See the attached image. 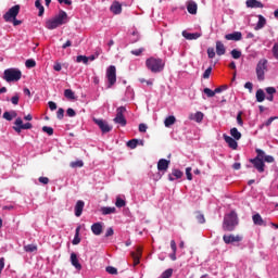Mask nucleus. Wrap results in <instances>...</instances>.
I'll use <instances>...</instances> for the list:
<instances>
[{"label":"nucleus","instance_id":"a18cd8bd","mask_svg":"<svg viewBox=\"0 0 278 278\" xmlns=\"http://www.w3.org/2000/svg\"><path fill=\"white\" fill-rule=\"evenodd\" d=\"M204 94L205 96H207V97H210V98H212V97H216V91L214 90H212V89H210V88H204Z\"/></svg>","mask_w":278,"mask_h":278},{"label":"nucleus","instance_id":"ddd939ff","mask_svg":"<svg viewBox=\"0 0 278 278\" xmlns=\"http://www.w3.org/2000/svg\"><path fill=\"white\" fill-rule=\"evenodd\" d=\"M168 166H170V161L166 159H160L157 162V170L160 173H166L168 170Z\"/></svg>","mask_w":278,"mask_h":278},{"label":"nucleus","instance_id":"c756f323","mask_svg":"<svg viewBox=\"0 0 278 278\" xmlns=\"http://www.w3.org/2000/svg\"><path fill=\"white\" fill-rule=\"evenodd\" d=\"M101 212H102L103 216H108V214H116V207L104 206L101 208Z\"/></svg>","mask_w":278,"mask_h":278},{"label":"nucleus","instance_id":"6ab92c4d","mask_svg":"<svg viewBox=\"0 0 278 278\" xmlns=\"http://www.w3.org/2000/svg\"><path fill=\"white\" fill-rule=\"evenodd\" d=\"M86 205V203L81 200H78L76 202L75 205V216H77V218H79V216H81L83 212H84V206Z\"/></svg>","mask_w":278,"mask_h":278},{"label":"nucleus","instance_id":"58836bf2","mask_svg":"<svg viewBox=\"0 0 278 278\" xmlns=\"http://www.w3.org/2000/svg\"><path fill=\"white\" fill-rule=\"evenodd\" d=\"M126 146L128 149H136V147H138V139H131L127 141Z\"/></svg>","mask_w":278,"mask_h":278},{"label":"nucleus","instance_id":"f8f14e48","mask_svg":"<svg viewBox=\"0 0 278 278\" xmlns=\"http://www.w3.org/2000/svg\"><path fill=\"white\" fill-rule=\"evenodd\" d=\"M130 255L134 260V266H138L140 264V257H142V247H137L136 252H131Z\"/></svg>","mask_w":278,"mask_h":278},{"label":"nucleus","instance_id":"e2e57ef3","mask_svg":"<svg viewBox=\"0 0 278 278\" xmlns=\"http://www.w3.org/2000/svg\"><path fill=\"white\" fill-rule=\"evenodd\" d=\"M48 105H49V109L51 110V112L58 110V104L53 101H49Z\"/></svg>","mask_w":278,"mask_h":278},{"label":"nucleus","instance_id":"c03bdc74","mask_svg":"<svg viewBox=\"0 0 278 278\" xmlns=\"http://www.w3.org/2000/svg\"><path fill=\"white\" fill-rule=\"evenodd\" d=\"M18 101H21V96H18V93H15V94L11 98V103H12V105H18Z\"/></svg>","mask_w":278,"mask_h":278},{"label":"nucleus","instance_id":"a19ab883","mask_svg":"<svg viewBox=\"0 0 278 278\" xmlns=\"http://www.w3.org/2000/svg\"><path fill=\"white\" fill-rule=\"evenodd\" d=\"M71 168H83L84 161H74L70 164Z\"/></svg>","mask_w":278,"mask_h":278},{"label":"nucleus","instance_id":"72a5a7b5","mask_svg":"<svg viewBox=\"0 0 278 278\" xmlns=\"http://www.w3.org/2000/svg\"><path fill=\"white\" fill-rule=\"evenodd\" d=\"M42 0H36L35 1V7L37 8V10H39L38 16H42V14H45V7L42 5Z\"/></svg>","mask_w":278,"mask_h":278},{"label":"nucleus","instance_id":"69168bd1","mask_svg":"<svg viewBox=\"0 0 278 278\" xmlns=\"http://www.w3.org/2000/svg\"><path fill=\"white\" fill-rule=\"evenodd\" d=\"M39 184L47 186V184H49V177H39Z\"/></svg>","mask_w":278,"mask_h":278},{"label":"nucleus","instance_id":"393cba45","mask_svg":"<svg viewBox=\"0 0 278 278\" xmlns=\"http://www.w3.org/2000/svg\"><path fill=\"white\" fill-rule=\"evenodd\" d=\"M247 8H264V3L260 2L258 0H247L245 1Z\"/></svg>","mask_w":278,"mask_h":278},{"label":"nucleus","instance_id":"7c9ffc66","mask_svg":"<svg viewBox=\"0 0 278 278\" xmlns=\"http://www.w3.org/2000/svg\"><path fill=\"white\" fill-rule=\"evenodd\" d=\"M265 26H266V17H264L263 15H258V22L256 24L255 29H264Z\"/></svg>","mask_w":278,"mask_h":278},{"label":"nucleus","instance_id":"c9c22d12","mask_svg":"<svg viewBox=\"0 0 278 278\" xmlns=\"http://www.w3.org/2000/svg\"><path fill=\"white\" fill-rule=\"evenodd\" d=\"M24 251L26 253H34V252L38 251V245H36V244L24 245Z\"/></svg>","mask_w":278,"mask_h":278},{"label":"nucleus","instance_id":"f3484780","mask_svg":"<svg viewBox=\"0 0 278 278\" xmlns=\"http://www.w3.org/2000/svg\"><path fill=\"white\" fill-rule=\"evenodd\" d=\"M224 140H225V142L228 143V147L230 149H232L233 151H236V149H238V141H236V139H233L232 137L224 135Z\"/></svg>","mask_w":278,"mask_h":278},{"label":"nucleus","instance_id":"e433bc0d","mask_svg":"<svg viewBox=\"0 0 278 278\" xmlns=\"http://www.w3.org/2000/svg\"><path fill=\"white\" fill-rule=\"evenodd\" d=\"M64 97H65L66 99H70L71 101H74V99H75V92H74L73 90H71V89H65V90H64Z\"/></svg>","mask_w":278,"mask_h":278},{"label":"nucleus","instance_id":"bf43d9fd","mask_svg":"<svg viewBox=\"0 0 278 278\" xmlns=\"http://www.w3.org/2000/svg\"><path fill=\"white\" fill-rule=\"evenodd\" d=\"M237 123L240 127H242V125H244V122L242 121V112H239L237 115Z\"/></svg>","mask_w":278,"mask_h":278},{"label":"nucleus","instance_id":"9b49d317","mask_svg":"<svg viewBox=\"0 0 278 278\" xmlns=\"http://www.w3.org/2000/svg\"><path fill=\"white\" fill-rule=\"evenodd\" d=\"M223 240L225 244H233V242H242L243 237L240 235H224Z\"/></svg>","mask_w":278,"mask_h":278},{"label":"nucleus","instance_id":"4d7b16f0","mask_svg":"<svg viewBox=\"0 0 278 278\" xmlns=\"http://www.w3.org/2000/svg\"><path fill=\"white\" fill-rule=\"evenodd\" d=\"M271 51H273L274 58H275L276 60H278V43H275V45H274Z\"/></svg>","mask_w":278,"mask_h":278},{"label":"nucleus","instance_id":"cd10ccee","mask_svg":"<svg viewBox=\"0 0 278 278\" xmlns=\"http://www.w3.org/2000/svg\"><path fill=\"white\" fill-rule=\"evenodd\" d=\"M265 92H267V94H269L266 99L267 101H274L275 97L273 94L277 93V89H275V87H267L265 88Z\"/></svg>","mask_w":278,"mask_h":278},{"label":"nucleus","instance_id":"603ef678","mask_svg":"<svg viewBox=\"0 0 278 278\" xmlns=\"http://www.w3.org/2000/svg\"><path fill=\"white\" fill-rule=\"evenodd\" d=\"M186 175H187V179L189 181H192V167H187L186 168Z\"/></svg>","mask_w":278,"mask_h":278},{"label":"nucleus","instance_id":"2f4dec72","mask_svg":"<svg viewBox=\"0 0 278 278\" xmlns=\"http://www.w3.org/2000/svg\"><path fill=\"white\" fill-rule=\"evenodd\" d=\"M266 100V93H264V90L263 89H258L256 91V101L258 103H262Z\"/></svg>","mask_w":278,"mask_h":278},{"label":"nucleus","instance_id":"f257e3e1","mask_svg":"<svg viewBox=\"0 0 278 278\" xmlns=\"http://www.w3.org/2000/svg\"><path fill=\"white\" fill-rule=\"evenodd\" d=\"M68 23V14L65 11H60L59 14L46 22L47 29H58L61 25H66Z\"/></svg>","mask_w":278,"mask_h":278},{"label":"nucleus","instance_id":"774afa93","mask_svg":"<svg viewBox=\"0 0 278 278\" xmlns=\"http://www.w3.org/2000/svg\"><path fill=\"white\" fill-rule=\"evenodd\" d=\"M2 118H4V121H12V115L7 111L3 113Z\"/></svg>","mask_w":278,"mask_h":278},{"label":"nucleus","instance_id":"4be33fe9","mask_svg":"<svg viewBox=\"0 0 278 278\" xmlns=\"http://www.w3.org/2000/svg\"><path fill=\"white\" fill-rule=\"evenodd\" d=\"M91 231L94 236H101L103 233V225L101 223H94L91 226Z\"/></svg>","mask_w":278,"mask_h":278},{"label":"nucleus","instance_id":"6e6552de","mask_svg":"<svg viewBox=\"0 0 278 278\" xmlns=\"http://www.w3.org/2000/svg\"><path fill=\"white\" fill-rule=\"evenodd\" d=\"M18 12H21V5L18 4L9 9V11L3 15L5 23H12V20L18 16Z\"/></svg>","mask_w":278,"mask_h":278},{"label":"nucleus","instance_id":"473e14b6","mask_svg":"<svg viewBox=\"0 0 278 278\" xmlns=\"http://www.w3.org/2000/svg\"><path fill=\"white\" fill-rule=\"evenodd\" d=\"M174 123H177V118L175 117V115H170V116L166 117L164 121L165 127H172V125Z\"/></svg>","mask_w":278,"mask_h":278},{"label":"nucleus","instance_id":"8fccbe9b","mask_svg":"<svg viewBox=\"0 0 278 278\" xmlns=\"http://www.w3.org/2000/svg\"><path fill=\"white\" fill-rule=\"evenodd\" d=\"M207 55H208L210 60H214V58H216V51L214 50V48L207 49Z\"/></svg>","mask_w":278,"mask_h":278},{"label":"nucleus","instance_id":"aec40b11","mask_svg":"<svg viewBox=\"0 0 278 278\" xmlns=\"http://www.w3.org/2000/svg\"><path fill=\"white\" fill-rule=\"evenodd\" d=\"M197 10H199L197 2L189 0L187 2V12H189V14H197Z\"/></svg>","mask_w":278,"mask_h":278},{"label":"nucleus","instance_id":"052dcab7","mask_svg":"<svg viewBox=\"0 0 278 278\" xmlns=\"http://www.w3.org/2000/svg\"><path fill=\"white\" fill-rule=\"evenodd\" d=\"M66 114H67V116H70L71 118H73L74 116H77V113L75 112V110H73V109H67L66 110Z\"/></svg>","mask_w":278,"mask_h":278},{"label":"nucleus","instance_id":"bb28decb","mask_svg":"<svg viewBox=\"0 0 278 278\" xmlns=\"http://www.w3.org/2000/svg\"><path fill=\"white\" fill-rule=\"evenodd\" d=\"M203 113L202 112H197L195 114H190L189 115V121H195V123H202L203 121Z\"/></svg>","mask_w":278,"mask_h":278},{"label":"nucleus","instance_id":"4c0bfd02","mask_svg":"<svg viewBox=\"0 0 278 278\" xmlns=\"http://www.w3.org/2000/svg\"><path fill=\"white\" fill-rule=\"evenodd\" d=\"M230 55L233 58V60H240V58H242V52L238 49H233L231 50Z\"/></svg>","mask_w":278,"mask_h":278},{"label":"nucleus","instance_id":"49530a36","mask_svg":"<svg viewBox=\"0 0 278 278\" xmlns=\"http://www.w3.org/2000/svg\"><path fill=\"white\" fill-rule=\"evenodd\" d=\"M173 277V269L169 268V269H166L162 275H161V278H170Z\"/></svg>","mask_w":278,"mask_h":278},{"label":"nucleus","instance_id":"5fc2aeb1","mask_svg":"<svg viewBox=\"0 0 278 278\" xmlns=\"http://www.w3.org/2000/svg\"><path fill=\"white\" fill-rule=\"evenodd\" d=\"M56 118H59V121H62V118H64V109L60 108L56 112Z\"/></svg>","mask_w":278,"mask_h":278},{"label":"nucleus","instance_id":"f704fd0d","mask_svg":"<svg viewBox=\"0 0 278 278\" xmlns=\"http://www.w3.org/2000/svg\"><path fill=\"white\" fill-rule=\"evenodd\" d=\"M230 136L235 139V140H240V138H242V134L240 131H238V128H231L230 129Z\"/></svg>","mask_w":278,"mask_h":278},{"label":"nucleus","instance_id":"864d4df0","mask_svg":"<svg viewBox=\"0 0 278 278\" xmlns=\"http://www.w3.org/2000/svg\"><path fill=\"white\" fill-rule=\"evenodd\" d=\"M99 55H101V52L96 51L93 54L88 56V60H90V62H94V60H97L99 58Z\"/></svg>","mask_w":278,"mask_h":278},{"label":"nucleus","instance_id":"0e129e2a","mask_svg":"<svg viewBox=\"0 0 278 278\" xmlns=\"http://www.w3.org/2000/svg\"><path fill=\"white\" fill-rule=\"evenodd\" d=\"M227 85H223V86H220V87H217L216 89H215V94H219V92H223V90H227Z\"/></svg>","mask_w":278,"mask_h":278},{"label":"nucleus","instance_id":"338daca9","mask_svg":"<svg viewBox=\"0 0 278 278\" xmlns=\"http://www.w3.org/2000/svg\"><path fill=\"white\" fill-rule=\"evenodd\" d=\"M149 127H147V124H140L139 125V131L141 132V134H147V129H148Z\"/></svg>","mask_w":278,"mask_h":278},{"label":"nucleus","instance_id":"5701e85b","mask_svg":"<svg viewBox=\"0 0 278 278\" xmlns=\"http://www.w3.org/2000/svg\"><path fill=\"white\" fill-rule=\"evenodd\" d=\"M71 264L76 268V270H81V265L79 264V258H77V254L73 252L71 254Z\"/></svg>","mask_w":278,"mask_h":278},{"label":"nucleus","instance_id":"ea45409f","mask_svg":"<svg viewBox=\"0 0 278 278\" xmlns=\"http://www.w3.org/2000/svg\"><path fill=\"white\" fill-rule=\"evenodd\" d=\"M115 205L116 207H125L127 205V202H125V200H123L121 197H117Z\"/></svg>","mask_w":278,"mask_h":278},{"label":"nucleus","instance_id":"1a4fd4ad","mask_svg":"<svg viewBox=\"0 0 278 278\" xmlns=\"http://www.w3.org/2000/svg\"><path fill=\"white\" fill-rule=\"evenodd\" d=\"M106 79L109 81L108 88H112L116 84V66L111 65L106 70Z\"/></svg>","mask_w":278,"mask_h":278},{"label":"nucleus","instance_id":"a211bd4d","mask_svg":"<svg viewBox=\"0 0 278 278\" xmlns=\"http://www.w3.org/2000/svg\"><path fill=\"white\" fill-rule=\"evenodd\" d=\"M216 54L217 55H225L227 53V48H225V43L223 41H216L215 45Z\"/></svg>","mask_w":278,"mask_h":278},{"label":"nucleus","instance_id":"39448f33","mask_svg":"<svg viewBox=\"0 0 278 278\" xmlns=\"http://www.w3.org/2000/svg\"><path fill=\"white\" fill-rule=\"evenodd\" d=\"M255 71L258 81H264V79L266 78V71H268V60L261 59L256 64Z\"/></svg>","mask_w":278,"mask_h":278},{"label":"nucleus","instance_id":"a878e982","mask_svg":"<svg viewBox=\"0 0 278 278\" xmlns=\"http://www.w3.org/2000/svg\"><path fill=\"white\" fill-rule=\"evenodd\" d=\"M14 125H15V126H13L14 131H16V134H21V131H23V129H24L23 128V118L17 117L14 122Z\"/></svg>","mask_w":278,"mask_h":278},{"label":"nucleus","instance_id":"09e8293b","mask_svg":"<svg viewBox=\"0 0 278 278\" xmlns=\"http://www.w3.org/2000/svg\"><path fill=\"white\" fill-rule=\"evenodd\" d=\"M106 273H109V275H118V269H116L115 267H112V266H108Z\"/></svg>","mask_w":278,"mask_h":278},{"label":"nucleus","instance_id":"c85d7f7f","mask_svg":"<svg viewBox=\"0 0 278 278\" xmlns=\"http://www.w3.org/2000/svg\"><path fill=\"white\" fill-rule=\"evenodd\" d=\"M79 231H81V226H78L75 231L74 239L72 241V244L77 245L79 242H81V238H79Z\"/></svg>","mask_w":278,"mask_h":278},{"label":"nucleus","instance_id":"dca6fc26","mask_svg":"<svg viewBox=\"0 0 278 278\" xmlns=\"http://www.w3.org/2000/svg\"><path fill=\"white\" fill-rule=\"evenodd\" d=\"M252 220L254 225H257L258 227H266L267 225L264 218H262V215H260V213L254 214L252 216Z\"/></svg>","mask_w":278,"mask_h":278},{"label":"nucleus","instance_id":"f03ea898","mask_svg":"<svg viewBox=\"0 0 278 278\" xmlns=\"http://www.w3.org/2000/svg\"><path fill=\"white\" fill-rule=\"evenodd\" d=\"M239 225L238 214L235 211L226 214L224 216L223 229L224 231H235L236 227Z\"/></svg>","mask_w":278,"mask_h":278},{"label":"nucleus","instance_id":"13d9d810","mask_svg":"<svg viewBox=\"0 0 278 278\" xmlns=\"http://www.w3.org/2000/svg\"><path fill=\"white\" fill-rule=\"evenodd\" d=\"M210 75H212V67L205 70V72L203 73V78L210 79Z\"/></svg>","mask_w":278,"mask_h":278},{"label":"nucleus","instance_id":"0eeeda50","mask_svg":"<svg viewBox=\"0 0 278 278\" xmlns=\"http://www.w3.org/2000/svg\"><path fill=\"white\" fill-rule=\"evenodd\" d=\"M127 112V109L125 106H119L116 110V116L113 119L114 123L117 125H121L122 127H125L127 125V119L125 118V113Z\"/></svg>","mask_w":278,"mask_h":278},{"label":"nucleus","instance_id":"412c9836","mask_svg":"<svg viewBox=\"0 0 278 278\" xmlns=\"http://www.w3.org/2000/svg\"><path fill=\"white\" fill-rule=\"evenodd\" d=\"M182 36L186 38V40H198V38H201L202 35L201 33H188L184 30Z\"/></svg>","mask_w":278,"mask_h":278},{"label":"nucleus","instance_id":"9d476101","mask_svg":"<svg viewBox=\"0 0 278 278\" xmlns=\"http://www.w3.org/2000/svg\"><path fill=\"white\" fill-rule=\"evenodd\" d=\"M93 123L98 125L102 134H110V131L112 130V126H110V124H108V122L103 119L93 118Z\"/></svg>","mask_w":278,"mask_h":278},{"label":"nucleus","instance_id":"4468645a","mask_svg":"<svg viewBox=\"0 0 278 278\" xmlns=\"http://www.w3.org/2000/svg\"><path fill=\"white\" fill-rule=\"evenodd\" d=\"M225 40H233L235 42H239V40H242V33L233 31L232 34H227L225 35Z\"/></svg>","mask_w":278,"mask_h":278},{"label":"nucleus","instance_id":"7ed1b4c3","mask_svg":"<svg viewBox=\"0 0 278 278\" xmlns=\"http://www.w3.org/2000/svg\"><path fill=\"white\" fill-rule=\"evenodd\" d=\"M146 66L151 73H162L166 66V62L160 58H149L146 60Z\"/></svg>","mask_w":278,"mask_h":278},{"label":"nucleus","instance_id":"20e7f679","mask_svg":"<svg viewBox=\"0 0 278 278\" xmlns=\"http://www.w3.org/2000/svg\"><path fill=\"white\" fill-rule=\"evenodd\" d=\"M257 155L254 159H250L251 164H253L254 168L260 173H264V168L266 164H264V151L262 149H256Z\"/></svg>","mask_w":278,"mask_h":278},{"label":"nucleus","instance_id":"6e6d98bb","mask_svg":"<svg viewBox=\"0 0 278 278\" xmlns=\"http://www.w3.org/2000/svg\"><path fill=\"white\" fill-rule=\"evenodd\" d=\"M143 51H144V48H140V49H137V50H131L130 53L132 55H137L138 56V55H142Z\"/></svg>","mask_w":278,"mask_h":278},{"label":"nucleus","instance_id":"37998d69","mask_svg":"<svg viewBox=\"0 0 278 278\" xmlns=\"http://www.w3.org/2000/svg\"><path fill=\"white\" fill-rule=\"evenodd\" d=\"M88 56H86V55H78L77 58H76V62H78V63H81L83 62V64H88Z\"/></svg>","mask_w":278,"mask_h":278},{"label":"nucleus","instance_id":"de8ad7c7","mask_svg":"<svg viewBox=\"0 0 278 278\" xmlns=\"http://www.w3.org/2000/svg\"><path fill=\"white\" fill-rule=\"evenodd\" d=\"M198 223H200V225H203V223H205V215L201 214V213H197L195 216Z\"/></svg>","mask_w":278,"mask_h":278},{"label":"nucleus","instance_id":"3c124183","mask_svg":"<svg viewBox=\"0 0 278 278\" xmlns=\"http://www.w3.org/2000/svg\"><path fill=\"white\" fill-rule=\"evenodd\" d=\"M42 131H43L45 134H48V136H53V128H52V127L43 126V127H42Z\"/></svg>","mask_w":278,"mask_h":278},{"label":"nucleus","instance_id":"423d86ee","mask_svg":"<svg viewBox=\"0 0 278 278\" xmlns=\"http://www.w3.org/2000/svg\"><path fill=\"white\" fill-rule=\"evenodd\" d=\"M21 77H23V73L16 68H8L4 71V79L9 84L12 81H20Z\"/></svg>","mask_w":278,"mask_h":278},{"label":"nucleus","instance_id":"2eb2a0df","mask_svg":"<svg viewBox=\"0 0 278 278\" xmlns=\"http://www.w3.org/2000/svg\"><path fill=\"white\" fill-rule=\"evenodd\" d=\"M110 10L113 14L118 15L123 12V4L118 1H113V3L110 7Z\"/></svg>","mask_w":278,"mask_h":278},{"label":"nucleus","instance_id":"680f3d73","mask_svg":"<svg viewBox=\"0 0 278 278\" xmlns=\"http://www.w3.org/2000/svg\"><path fill=\"white\" fill-rule=\"evenodd\" d=\"M264 162H267V164H273V162H275V157L270 156V155H264Z\"/></svg>","mask_w":278,"mask_h":278},{"label":"nucleus","instance_id":"b1692460","mask_svg":"<svg viewBox=\"0 0 278 278\" xmlns=\"http://www.w3.org/2000/svg\"><path fill=\"white\" fill-rule=\"evenodd\" d=\"M176 179H181V177H184V172L179 170V169H173L172 174L168 175V180L169 181H175Z\"/></svg>","mask_w":278,"mask_h":278},{"label":"nucleus","instance_id":"79ce46f5","mask_svg":"<svg viewBox=\"0 0 278 278\" xmlns=\"http://www.w3.org/2000/svg\"><path fill=\"white\" fill-rule=\"evenodd\" d=\"M26 68H34L36 66V61L34 59H28L25 62Z\"/></svg>","mask_w":278,"mask_h":278}]
</instances>
